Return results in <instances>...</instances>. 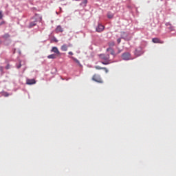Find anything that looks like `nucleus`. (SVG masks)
I'll return each mask as SVG.
<instances>
[{
    "mask_svg": "<svg viewBox=\"0 0 176 176\" xmlns=\"http://www.w3.org/2000/svg\"><path fill=\"white\" fill-rule=\"evenodd\" d=\"M99 58L101 60V64L103 65H108L112 63L110 59L109 54H102L99 55Z\"/></svg>",
    "mask_w": 176,
    "mask_h": 176,
    "instance_id": "f257e3e1",
    "label": "nucleus"
},
{
    "mask_svg": "<svg viewBox=\"0 0 176 176\" xmlns=\"http://www.w3.org/2000/svg\"><path fill=\"white\" fill-rule=\"evenodd\" d=\"M92 80H94V82H97V83H104V81H102V78H101V76L97 74H94L92 76Z\"/></svg>",
    "mask_w": 176,
    "mask_h": 176,
    "instance_id": "f03ea898",
    "label": "nucleus"
},
{
    "mask_svg": "<svg viewBox=\"0 0 176 176\" xmlns=\"http://www.w3.org/2000/svg\"><path fill=\"white\" fill-rule=\"evenodd\" d=\"M122 60L128 61L129 60H133V58L131 57V54L129 52H124L122 54Z\"/></svg>",
    "mask_w": 176,
    "mask_h": 176,
    "instance_id": "7ed1b4c3",
    "label": "nucleus"
},
{
    "mask_svg": "<svg viewBox=\"0 0 176 176\" xmlns=\"http://www.w3.org/2000/svg\"><path fill=\"white\" fill-rule=\"evenodd\" d=\"M104 25L99 23L98 25V27H96V32H102V31H104Z\"/></svg>",
    "mask_w": 176,
    "mask_h": 176,
    "instance_id": "20e7f679",
    "label": "nucleus"
},
{
    "mask_svg": "<svg viewBox=\"0 0 176 176\" xmlns=\"http://www.w3.org/2000/svg\"><path fill=\"white\" fill-rule=\"evenodd\" d=\"M51 52L52 53H56L57 56H61V53H60V51L58 50V48H57V47H53L51 50Z\"/></svg>",
    "mask_w": 176,
    "mask_h": 176,
    "instance_id": "39448f33",
    "label": "nucleus"
},
{
    "mask_svg": "<svg viewBox=\"0 0 176 176\" xmlns=\"http://www.w3.org/2000/svg\"><path fill=\"white\" fill-rule=\"evenodd\" d=\"M35 83H36V81L35 80V79H27L26 80V84L31 85H35Z\"/></svg>",
    "mask_w": 176,
    "mask_h": 176,
    "instance_id": "423d86ee",
    "label": "nucleus"
},
{
    "mask_svg": "<svg viewBox=\"0 0 176 176\" xmlns=\"http://www.w3.org/2000/svg\"><path fill=\"white\" fill-rule=\"evenodd\" d=\"M152 42H153V43H161V44L164 43V41H161L160 38H153Z\"/></svg>",
    "mask_w": 176,
    "mask_h": 176,
    "instance_id": "0eeeda50",
    "label": "nucleus"
},
{
    "mask_svg": "<svg viewBox=\"0 0 176 176\" xmlns=\"http://www.w3.org/2000/svg\"><path fill=\"white\" fill-rule=\"evenodd\" d=\"M5 24V21H3V14H2V11L0 10V26L3 25Z\"/></svg>",
    "mask_w": 176,
    "mask_h": 176,
    "instance_id": "6e6552de",
    "label": "nucleus"
},
{
    "mask_svg": "<svg viewBox=\"0 0 176 176\" xmlns=\"http://www.w3.org/2000/svg\"><path fill=\"white\" fill-rule=\"evenodd\" d=\"M69 46H71V45H67V44H63L60 47V50H62V52H67V50H68V47Z\"/></svg>",
    "mask_w": 176,
    "mask_h": 176,
    "instance_id": "1a4fd4ad",
    "label": "nucleus"
},
{
    "mask_svg": "<svg viewBox=\"0 0 176 176\" xmlns=\"http://www.w3.org/2000/svg\"><path fill=\"white\" fill-rule=\"evenodd\" d=\"M135 56H141L142 54V50L141 48H138L135 51Z\"/></svg>",
    "mask_w": 176,
    "mask_h": 176,
    "instance_id": "9d476101",
    "label": "nucleus"
},
{
    "mask_svg": "<svg viewBox=\"0 0 176 176\" xmlns=\"http://www.w3.org/2000/svg\"><path fill=\"white\" fill-rule=\"evenodd\" d=\"M95 69H98V70H100V69H103L106 74H108L109 71H108V69H107V67H101L100 66H95Z\"/></svg>",
    "mask_w": 176,
    "mask_h": 176,
    "instance_id": "9b49d317",
    "label": "nucleus"
},
{
    "mask_svg": "<svg viewBox=\"0 0 176 176\" xmlns=\"http://www.w3.org/2000/svg\"><path fill=\"white\" fill-rule=\"evenodd\" d=\"M64 30L62 28L61 25H58L57 28H56V32L57 33L58 32H63Z\"/></svg>",
    "mask_w": 176,
    "mask_h": 176,
    "instance_id": "f8f14e48",
    "label": "nucleus"
},
{
    "mask_svg": "<svg viewBox=\"0 0 176 176\" xmlns=\"http://www.w3.org/2000/svg\"><path fill=\"white\" fill-rule=\"evenodd\" d=\"M47 58H52V60H54L57 58V56H56V54H52L48 55Z\"/></svg>",
    "mask_w": 176,
    "mask_h": 176,
    "instance_id": "ddd939ff",
    "label": "nucleus"
},
{
    "mask_svg": "<svg viewBox=\"0 0 176 176\" xmlns=\"http://www.w3.org/2000/svg\"><path fill=\"white\" fill-rule=\"evenodd\" d=\"M107 52H111V54L112 56H115V51L111 47L107 48Z\"/></svg>",
    "mask_w": 176,
    "mask_h": 176,
    "instance_id": "4468645a",
    "label": "nucleus"
},
{
    "mask_svg": "<svg viewBox=\"0 0 176 176\" xmlns=\"http://www.w3.org/2000/svg\"><path fill=\"white\" fill-rule=\"evenodd\" d=\"M107 17L108 19H113V14L112 12H108Z\"/></svg>",
    "mask_w": 176,
    "mask_h": 176,
    "instance_id": "2eb2a0df",
    "label": "nucleus"
},
{
    "mask_svg": "<svg viewBox=\"0 0 176 176\" xmlns=\"http://www.w3.org/2000/svg\"><path fill=\"white\" fill-rule=\"evenodd\" d=\"M35 25H36V21L31 22V23H30V28H32V27H35Z\"/></svg>",
    "mask_w": 176,
    "mask_h": 176,
    "instance_id": "dca6fc26",
    "label": "nucleus"
},
{
    "mask_svg": "<svg viewBox=\"0 0 176 176\" xmlns=\"http://www.w3.org/2000/svg\"><path fill=\"white\" fill-rule=\"evenodd\" d=\"M72 60H74V61H75V63H76L77 64H80V62L79 61V60H78L76 58L72 57Z\"/></svg>",
    "mask_w": 176,
    "mask_h": 176,
    "instance_id": "f3484780",
    "label": "nucleus"
},
{
    "mask_svg": "<svg viewBox=\"0 0 176 176\" xmlns=\"http://www.w3.org/2000/svg\"><path fill=\"white\" fill-rule=\"evenodd\" d=\"M109 46L110 47H112L113 46H115V43L113 41H111V42L109 43Z\"/></svg>",
    "mask_w": 176,
    "mask_h": 176,
    "instance_id": "a211bd4d",
    "label": "nucleus"
},
{
    "mask_svg": "<svg viewBox=\"0 0 176 176\" xmlns=\"http://www.w3.org/2000/svg\"><path fill=\"white\" fill-rule=\"evenodd\" d=\"M10 36V35H9V34H6L3 36V38H4L5 39H8V38H9Z\"/></svg>",
    "mask_w": 176,
    "mask_h": 176,
    "instance_id": "6ab92c4d",
    "label": "nucleus"
},
{
    "mask_svg": "<svg viewBox=\"0 0 176 176\" xmlns=\"http://www.w3.org/2000/svg\"><path fill=\"white\" fill-rule=\"evenodd\" d=\"M124 35H126V32H121L122 38H124Z\"/></svg>",
    "mask_w": 176,
    "mask_h": 176,
    "instance_id": "aec40b11",
    "label": "nucleus"
},
{
    "mask_svg": "<svg viewBox=\"0 0 176 176\" xmlns=\"http://www.w3.org/2000/svg\"><path fill=\"white\" fill-rule=\"evenodd\" d=\"M16 68H18V69L21 68V63H19L18 65H16Z\"/></svg>",
    "mask_w": 176,
    "mask_h": 176,
    "instance_id": "412c9836",
    "label": "nucleus"
},
{
    "mask_svg": "<svg viewBox=\"0 0 176 176\" xmlns=\"http://www.w3.org/2000/svg\"><path fill=\"white\" fill-rule=\"evenodd\" d=\"M117 42L118 43H120V42H122V38H118Z\"/></svg>",
    "mask_w": 176,
    "mask_h": 176,
    "instance_id": "4be33fe9",
    "label": "nucleus"
},
{
    "mask_svg": "<svg viewBox=\"0 0 176 176\" xmlns=\"http://www.w3.org/2000/svg\"><path fill=\"white\" fill-rule=\"evenodd\" d=\"M0 71L1 72H3V67L0 66Z\"/></svg>",
    "mask_w": 176,
    "mask_h": 176,
    "instance_id": "5701e85b",
    "label": "nucleus"
},
{
    "mask_svg": "<svg viewBox=\"0 0 176 176\" xmlns=\"http://www.w3.org/2000/svg\"><path fill=\"white\" fill-rule=\"evenodd\" d=\"M68 54H69L70 56H74V53L72 52H69Z\"/></svg>",
    "mask_w": 176,
    "mask_h": 176,
    "instance_id": "b1692460",
    "label": "nucleus"
},
{
    "mask_svg": "<svg viewBox=\"0 0 176 176\" xmlns=\"http://www.w3.org/2000/svg\"><path fill=\"white\" fill-rule=\"evenodd\" d=\"M5 97H9V94L8 93H6L5 95H4Z\"/></svg>",
    "mask_w": 176,
    "mask_h": 176,
    "instance_id": "393cba45",
    "label": "nucleus"
},
{
    "mask_svg": "<svg viewBox=\"0 0 176 176\" xmlns=\"http://www.w3.org/2000/svg\"><path fill=\"white\" fill-rule=\"evenodd\" d=\"M54 42H58V40H57V38H54Z\"/></svg>",
    "mask_w": 176,
    "mask_h": 176,
    "instance_id": "a878e982",
    "label": "nucleus"
},
{
    "mask_svg": "<svg viewBox=\"0 0 176 176\" xmlns=\"http://www.w3.org/2000/svg\"><path fill=\"white\" fill-rule=\"evenodd\" d=\"M83 3H85V4L86 5V3H87V0H85V1H83Z\"/></svg>",
    "mask_w": 176,
    "mask_h": 176,
    "instance_id": "bb28decb",
    "label": "nucleus"
},
{
    "mask_svg": "<svg viewBox=\"0 0 176 176\" xmlns=\"http://www.w3.org/2000/svg\"><path fill=\"white\" fill-rule=\"evenodd\" d=\"M6 69H9V65L6 67Z\"/></svg>",
    "mask_w": 176,
    "mask_h": 176,
    "instance_id": "cd10ccee",
    "label": "nucleus"
}]
</instances>
